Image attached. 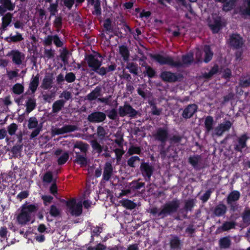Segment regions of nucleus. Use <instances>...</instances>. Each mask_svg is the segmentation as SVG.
<instances>
[{"mask_svg": "<svg viewBox=\"0 0 250 250\" xmlns=\"http://www.w3.org/2000/svg\"><path fill=\"white\" fill-rule=\"evenodd\" d=\"M150 57L160 65H168L171 67L176 68L182 67L183 64H190L193 61V55L192 53L182 55V62L179 61H174L172 57H165L160 54L151 55Z\"/></svg>", "mask_w": 250, "mask_h": 250, "instance_id": "obj_1", "label": "nucleus"}, {"mask_svg": "<svg viewBox=\"0 0 250 250\" xmlns=\"http://www.w3.org/2000/svg\"><path fill=\"white\" fill-rule=\"evenodd\" d=\"M180 201L173 199L172 201L166 203L161 209L157 207H153L150 210V213L155 217L163 219L168 215H171L177 212L180 207Z\"/></svg>", "mask_w": 250, "mask_h": 250, "instance_id": "obj_2", "label": "nucleus"}, {"mask_svg": "<svg viewBox=\"0 0 250 250\" xmlns=\"http://www.w3.org/2000/svg\"><path fill=\"white\" fill-rule=\"evenodd\" d=\"M39 206L37 204H23L21 211L17 217L18 224L23 226L30 222L31 219V213L36 212Z\"/></svg>", "mask_w": 250, "mask_h": 250, "instance_id": "obj_3", "label": "nucleus"}, {"mask_svg": "<svg viewBox=\"0 0 250 250\" xmlns=\"http://www.w3.org/2000/svg\"><path fill=\"white\" fill-rule=\"evenodd\" d=\"M85 60L89 67L98 75L104 74V67H101L102 62L93 54H89L85 56Z\"/></svg>", "mask_w": 250, "mask_h": 250, "instance_id": "obj_4", "label": "nucleus"}, {"mask_svg": "<svg viewBox=\"0 0 250 250\" xmlns=\"http://www.w3.org/2000/svg\"><path fill=\"white\" fill-rule=\"evenodd\" d=\"M160 78L164 82L173 83L181 82L184 77L181 73H174L169 71H164L160 73Z\"/></svg>", "mask_w": 250, "mask_h": 250, "instance_id": "obj_5", "label": "nucleus"}, {"mask_svg": "<svg viewBox=\"0 0 250 250\" xmlns=\"http://www.w3.org/2000/svg\"><path fill=\"white\" fill-rule=\"evenodd\" d=\"M140 170L146 182H149L152 176L154 167L149 162H143L141 163Z\"/></svg>", "mask_w": 250, "mask_h": 250, "instance_id": "obj_6", "label": "nucleus"}, {"mask_svg": "<svg viewBox=\"0 0 250 250\" xmlns=\"http://www.w3.org/2000/svg\"><path fill=\"white\" fill-rule=\"evenodd\" d=\"M7 56L10 58L12 60V62L18 66H20L21 65H23L25 55L22 52L18 50L13 49L10 51Z\"/></svg>", "mask_w": 250, "mask_h": 250, "instance_id": "obj_7", "label": "nucleus"}, {"mask_svg": "<svg viewBox=\"0 0 250 250\" xmlns=\"http://www.w3.org/2000/svg\"><path fill=\"white\" fill-rule=\"evenodd\" d=\"M118 112L121 117L128 115L129 117L134 118L138 114V111L127 103H125L124 106L119 107Z\"/></svg>", "mask_w": 250, "mask_h": 250, "instance_id": "obj_8", "label": "nucleus"}, {"mask_svg": "<svg viewBox=\"0 0 250 250\" xmlns=\"http://www.w3.org/2000/svg\"><path fill=\"white\" fill-rule=\"evenodd\" d=\"M250 137L247 133L242 134L238 137L234 144V149L236 152H242V150L247 147V142Z\"/></svg>", "mask_w": 250, "mask_h": 250, "instance_id": "obj_9", "label": "nucleus"}, {"mask_svg": "<svg viewBox=\"0 0 250 250\" xmlns=\"http://www.w3.org/2000/svg\"><path fill=\"white\" fill-rule=\"evenodd\" d=\"M153 136L156 140L164 145L169 138L168 130L167 127H159Z\"/></svg>", "mask_w": 250, "mask_h": 250, "instance_id": "obj_10", "label": "nucleus"}, {"mask_svg": "<svg viewBox=\"0 0 250 250\" xmlns=\"http://www.w3.org/2000/svg\"><path fill=\"white\" fill-rule=\"evenodd\" d=\"M106 118L105 113L101 111H94L89 114L87 119L90 123H100L104 122Z\"/></svg>", "mask_w": 250, "mask_h": 250, "instance_id": "obj_11", "label": "nucleus"}, {"mask_svg": "<svg viewBox=\"0 0 250 250\" xmlns=\"http://www.w3.org/2000/svg\"><path fill=\"white\" fill-rule=\"evenodd\" d=\"M229 44L234 49H240L243 46V39L239 34H232L229 37Z\"/></svg>", "mask_w": 250, "mask_h": 250, "instance_id": "obj_12", "label": "nucleus"}, {"mask_svg": "<svg viewBox=\"0 0 250 250\" xmlns=\"http://www.w3.org/2000/svg\"><path fill=\"white\" fill-rule=\"evenodd\" d=\"M197 109L198 106L196 104H189L184 108L182 116L185 119H190L197 112Z\"/></svg>", "mask_w": 250, "mask_h": 250, "instance_id": "obj_13", "label": "nucleus"}, {"mask_svg": "<svg viewBox=\"0 0 250 250\" xmlns=\"http://www.w3.org/2000/svg\"><path fill=\"white\" fill-rule=\"evenodd\" d=\"M0 15L1 16L7 11H13L15 8V3L12 2L11 0H0Z\"/></svg>", "mask_w": 250, "mask_h": 250, "instance_id": "obj_14", "label": "nucleus"}, {"mask_svg": "<svg viewBox=\"0 0 250 250\" xmlns=\"http://www.w3.org/2000/svg\"><path fill=\"white\" fill-rule=\"evenodd\" d=\"M13 16V14L10 12H8L3 15L1 19V25L0 27V30L1 33L7 30V27L10 25L12 22Z\"/></svg>", "mask_w": 250, "mask_h": 250, "instance_id": "obj_15", "label": "nucleus"}, {"mask_svg": "<svg viewBox=\"0 0 250 250\" xmlns=\"http://www.w3.org/2000/svg\"><path fill=\"white\" fill-rule=\"evenodd\" d=\"M232 126V123L230 121L227 120L218 125L215 128V131L218 136H221L223 133L229 131Z\"/></svg>", "mask_w": 250, "mask_h": 250, "instance_id": "obj_16", "label": "nucleus"}, {"mask_svg": "<svg viewBox=\"0 0 250 250\" xmlns=\"http://www.w3.org/2000/svg\"><path fill=\"white\" fill-rule=\"evenodd\" d=\"M113 173V167L109 162L105 164L103 174L102 181L106 182L109 180Z\"/></svg>", "mask_w": 250, "mask_h": 250, "instance_id": "obj_17", "label": "nucleus"}, {"mask_svg": "<svg viewBox=\"0 0 250 250\" xmlns=\"http://www.w3.org/2000/svg\"><path fill=\"white\" fill-rule=\"evenodd\" d=\"M209 27L213 34L218 33L223 27L221 17H218L214 19L213 23L209 24Z\"/></svg>", "mask_w": 250, "mask_h": 250, "instance_id": "obj_18", "label": "nucleus"}, {"mask_svg": "<svg viewBox=\"0 0 250 250\" xmlns=\"http://www.w3.org/2000/svg\"><path fill=\"white\" fill-rule=\"evenodd\" d=\"M24 40L21 33L18 31L16 32V34L13 35L11 34L9 36L5 38L4 40L9 43H15L21 42Z\"/></svg>", "mask_w": 250, "mask_h": 250, "instance_id": "obj_19", "label": "nucleus"}, {"mask_svg": "<svg viewBox=\"0 0 250 250\" xmlns=\"http://www.w3.org/2000/svg\"><path fill=\"white\" fill-rule=\"evenodd\" d=\"M201 155H194L188 158V162L195 169L199 170L201 168V167H199V163L201 162Z\"/></svg>", "mask_w": 250, "mask_h": 250, "instance_id": "obj_20", "label": "nucleus"}, {"mask_svg": "<svg viewBox=\"0 0 250 250\" xmlns=\"http://www.w3.org/2000/svg\"><path fill=\"white\" fill-rule=\"evenodd\" d=\"M227 210L226 206L223 203H219L214 207L213 214L216 217H221L226 213Z\"/></svg>", "mask_w": 250, "mask_h": 250, "instance_id": "obj_21", "label": "nucleus"}, {"mask_svg": "<svg viewBox=\"0 0 250 250\" xmlns=\"http://www.w3.org/2000/svg\"><path fill=\"white\" fill-rule=\"evenodd\" d=\"M53 81V78L52 75L49 74L45 75L42 80L41 87L44 90L51 88L52 86Z\"/></svg>", "mask_w": 250, "mask_h": 250, "instance_id": "obj_22", "label": "nucleus"}, {"mask_svg": "<svg viewBox=\"0 0 250 250\" xmlns=\"http://www.w3.org/2000/svg\"><path fill=\"white\" fill-rule=\"evenodd\" d=\"M102 87L101 86H96L94 89L87 94V99L90 101L96 100L98 97L102 96Z\"/></svg>", "mask_w": 250, "mask_h": 250, "instance_id": "obj_23", "label": "nucleus"}, {"mask_svg": "<svg viewBox=\"0 0 250 250\" xmlns=\"http://www.w3.org/2000/svg\"><path fill=\"white\" fill-rule=\"evenodd\" d=\"M214 119L212 116H208L206 117L204 122L205 133H209L213 129Z\"/></svg>", "mask_w": 250, "mask_h": 250, "instance_id": "obj_24", "label": "nucleus"}, {"mask_svg": "<svg viewBox=\"0 0 250 250\" xmlns=\"http://www.w3.org/2000/svg\"><path fill=\"white\" fill-rule=\"evenodd\" d=\"M218 244L220 249H229L231 244L230 236H227L221 238L218 241Z\"/></svg>", "mask_w": 250, "mask_h": 250, "instance_id": "obj_25", "label": "nucleus"}, {"mask_svg": "<svg viewBox=\"0 0 250 250\" xmlns=\"http://www.w3.org/2000/svg\"><path fill=\"white\" fill-rule=\"evenodd\" d=\"M40 76L37 74L36 76H33L29 83V88L31 91L32 94L36 91L39 84Z\"/></svg>", "mask_w": 250, "mask_h": 250, "instance_id": "obj_26", "label": "nucleus"}, {"mask_svg": "<svg viewBox=\"0 0 250 250\" xmlns=\"http://www.w3.org/2000/svg\"><path fill=\"white\" fill-rule=\"evenodd\" d=\"M204 52H205L204 62L205 63H208L212 60L213 56V52L211 50L210 46L209 45H205L204 46Z\"/></svg>", "mask_w": 250, "mask_h": 250, "instance_id": "obj_27", "label": "nucleus"}, {"mask_svg": "<svg viewBox=\"0 0 250 250\" xmlns=\"http://www.w3.org/2000/svg\"><path fill=\"white\" fill-rule=\"evenodd\" d=\"M90 145L94 153L101 154L103 151L104 146H102L97 140H92L90 141Z\"/></svg>", "mask_w": 250, "mask_h": 250, "instance_id": "obj_28", "label": "nucleus"}, {"mask_svg": "<svg viewBox=\"0 0 250 250\" xmlns=\"http://www.w3.org/2000/svg\"><path fill=\"white\" fill-rule=\"evenodd\" d=\"M119 54L121 55L125 62H128L130 53L127 47L124 45L119 46Z\"/></svg>", "mask_w": 250, "mask_h": 250, "instance_id": "obj_29", "label": "nucleus"}, {"mask_svg": "<svg viewBox=\"0 0 250 250\" xmlns=\"http://www.w3.org/2000/svg\"><path fill=\"white\" fill-rule=\"evenodd\" d=\"M240 197V193L238 190L231 191L228 196L227 198V204H231V202H236Z\"/></svg>", "mask_w": 250, "mask_h": 250, "instance_id": "obj_30", "label": "nucleus"}, {"mask_svg": "<svg viewBox=\"0 0 250 250\" xmlns=\"http://www.w3.org/2000/svg\"><path fill=\"white\" fill-rule=\"evenodd\" d=\"M169 245L171 250H178L181 249V241L179 238L177 236H173L170 239Z\"/></svg>", "mask_w": 250, "mask_h": 250, "instance_id": "obj_31", "label": "nucleus"}, {"mask_svg": "<svg viewBox=\"0 0 250 250\" xmlns=\"http://www.w3.org/2000/svg\"><path fill=\"white\" fill-rule=\"evenodd\" d=\"M65 101L63 100H58L55 101L52 105V111L56 113L59 112L63 107Z\"/></svg>", "mask_w": 250, "mask_h": 250, "instance_id": "obj_32", "label": "nucleus"}, {"mask_svg": "<svg viewBox=\"0 0 250 250\" xmlns=\"http://www.w3.org/2000/svg\"><path fill=\"white\" fill-rule=\"evenodd\" d=\"M219 71V66L215 64L211 68L208 72H205L203 74V77L206 79H210L213 75L216 74Z\"/></svg>", "mask_w": 250, "mask_h": 250, "instance_id": "obj_33", "label": "nucleus"}, {"mask_svg": "<svg viewBox=\"0 0 250 250\" xmlns=\"http://www.w3.org/2000/svg\"><path fill=\"white\" fill-rule=\"evenodd\" d=\"M36 106V100L34 99L29 98L26 102V112L30 113Z\"/></svg>", "mask_w": 250, "mask_h": 250, "instance_id": "obj_34", "label": "nucleus"}, {"mask_svg": "<svg viewBox=\"0 0 250 250\" xmlns=\"http://www.w3.org/2000/svg\"><path fill=\"white\" fill-rule=\"evenodd\" d=\"M141 159L138 156H131L127 160V165L128 167L131 168H135L138 165Z\"/></svg>", "mask_w": 250, "mask_h": 250, "instance_id": "obj_35", "label": "nucleus"}, {"mask_svg": "<svg viewBox=\"0 0 250 250\" xmlns=\"http://www.w3.org/2000/svg\"><path fill=\"white\" fill-rule=\"evenodd\" d=\"M107 134L104 127L99 125L97 128V134L99 140L101 142L106 140V135Z\"/></svg>", "mask_w": 250, "mask_h": 250, "instance_id": "obj_36", "label": "nucleus"}, {"mask_svg": "<svg viewBox=\"0 0 250 250\" xmlns=\"http://www.w3.org/2000/svg\"><path fill=\"white\" fill-rule=\"evenodd\" d=\"M236 0H228L224 3L223 10L225 12H229L235 6Z\"/></svg>", "mask_w": 250, "mask_h": 250, "instance_id": "obj_37", "label": "nucleus"}, {"mask_svg": "<svg viewBox=\"0 0 250 250\" xmlns=\"http://www.w3.org/2000/svg\"><path fill=\"white\" fill-rule=\"evenodd\" d=\"M235 226V223L231 221H226L220 228H218L217 230L221 229L223 231H228L231 229H234Z\"/></svg>", "mask_w": 250, "mask_h": 250, "instance_id": "obj_38", "label": "nucleus"}, {"mask_svg": "<svg viewBox=\"0 0 250 250\" xmlns=\"http://www.w3.org/2000/svg\"><path fill=\"white\" fill-rule=\"evenodd\" d=\"M83 211V206L82 204L80 203H77V204L70 210L71 214L72 215L75 216H80Z\"/></svg>", "mask_w": 250, "mask_h": 250, "instance_id": "obj_39", "label": "nucleus"}, {"mask_svg": "<svg viewBox=\"0 0 250 250\" xmlns=\"http://www.w3.org/2000/svg\"><path fill=\"white\" fill-rule=\"evenodd\" d=\"M121 203L124 207L128 209H133L136 207V204L133 201L127 199L123 200Z\"/></svg>", "mask_w": 250, "mask_h": 250, "instance_id": "obj_40", "label": "nucleus"}, {"mask_svg": "<svg viewBox=\"0 0 250 250\" xmlns=\"http://www.w3.org/2000/svg\"><path fill=\"white\" fill-rule=\"evenodd\" d=\"M75 162L80 165L81 167H85L87 165V159L85 157L77 154Z\"/></svg>", "mask_w": 250, "mask_h": 250, "instance_id": "obj_41", "label": "nucleus"}, {"mask_svg": "<svg viewBox=\"0 0 250 250\" xmlns=\"http://www.w3.org/2000/svg\"><path fill=\"white\" fill-rule=\"evenodd\" d=\"M53 24L54 27L56 28V31L59 32L62 26V18L61 16L56 17Z\"/></svg>", "mask_w": 250, "mask_h": 250, "instance_id": "obj_42", "label": "nucleus"}, {"mask_svg": "<svg viewBox=\"0 0 250 250\" xmlns=\"http://www.w3.org/2000/svg\"><path fill=\"white\" fill-rule=\"evenodd\" d=\"M142 153V148L140 146H131L127 152V153L129 156H132L133 154L140 155Z\"/></svg>", "mask_w": 250, "mask_h": 250, "instance_id": "obj_43", "label": "nucleus"}, {"mask_svg": "<svg viewBox=\"0 0 250 250\" xmlns=\"http://www.w3.org/2000/svg\"><path fill=\"white\" fill-rule=\"evenodd\" d=\"M126 68L128 69L131 73L134 75L138 74V67L136 63L133 62L127 63Z\"/></svg>", "mask_w": 250, "mask_h": 250, "instance_id": "obj_44", "label": "nucleus"}, {"mask_svg": "<svg viewBox=\"0 0 250 250\" xmlns=\"http://www.w3.org/2000/svg\"><path fill=\"white\" fill-rule=\"evenodd\" d=\"M195 201L193 199H188L186 200L185 202L184 208L185 210L188 212L191 211L195 206Z\"/></svg>", "mask_w": 250, "mask_h": 250, "instance_id": "obj_45", "label": "nucleus"}, {"mask_svg": "<svg viewBox=\"0 0 250 250\" xmlns=\"http://www.w3.org/2000/svg\"><path fill=\"white\" fill-rule=\"evenodd\" d=\"M12 91L15 94L20 95L24 91V86L20 83H16L12 87Z\"/></svg>", "mask_w": 250, "mask_h": 250, "instance_id": "obj_46", "label": "nucleus"}, {"mask_svg": "<svg viewBox=\"0 0 250 250\" xmlns=\"http://www.w3.org/2000/svg\"><path fill=\"white\" fill-rule=\"evenodd\" d=\"M94 11L92 12V14L97 16H100L102 14L101 1L100 0H96L95 2L93 4Z\"/></svg>", "mask_w": 250, "mask_h": 250, "instance_id": "obj_47", "label": "nucleus"}, {"mask_svg": "<svg viewBox=\"0 0 250 250\" xmlns=\"http://www.w3.org/2000/svg\"><path fill=\"white\" fill-rule=\"evenodd\" d=\"M58 1L56 0L55 3H50L48 8V10L50 13V16H55L58 12Z\"/></svg>", "mask_w": 250, "mask_h": 250, "instance_id": "obj_48", "label": "nucleus"}, {"mask_svg": "<svg viewBox=\"0 0 250 250\" xmlns=\"http://www.w3.org/2000/svg\"><path fill=\"white\" fill-rule=\"evenodd\" d=\"M105 113L107 117L112 120H115L118 117V112L117 110L115 108H112L110 110H106Z\"/></svg>", "mask_w": 250, "mask_h": 250, "instance_id": "obj_49", "label": "nucleus"}, {"mask_svg": "<svg viewBox=\"0 0 250 250\" xmlns=\"http://www.w3.org/2000/svg\"><path fill=\"white\" fill-rule=\"evenodd\" d=\"M145 184L144 182H139L138 181H133L130 183L131 188L133 190L141 189L145 187Z\"/></svg>", "mask_w": 250, "mask_h": 250, "instance_id": "obj_50", "label": "nucleus"}, {"mask_svg": "<svg viewBox=\"0 0 250 250\" xmlns=\"http://www.w3.org/2000/svg\"><path fill=\"white\" fill-rule=\"evenodd\" d=\"M145 69L146 72H144V73H146L149 78H153L155 77L156 72L153 68L147 65L145 66Z\"/></svg>", "mask_w": 250, "mask_h": 250, "instance_id": "obj_51", "label": "nucleus"}, {"mask_svg": "<svg viewBox=\"0 0 250 250\" xmlns=\"http://www.w3.org/2000/svg\"><path fill=\"white\" fill-rule=\"evenodd\" d=\"M243 222L248 225L250 224V209L245 210L242 215Z\"/></svg>", "mask_w": 250, "mask_h": 250, "instance_id": "obj_52", "label": "nucleus"}, {"mask_svg": "<svg viewBox=\"0 0 250 250\" xmlns=\"http://www.w3.org/2000/svg\"><path fill=\"white\" fill-rule=\"evenodd\" d=\"M49 213L51 216L57 217L60 215L61 212L55 205H52L50 206Z\"/></svg>", "mask_w": 250, "mask_h": 250, "instance_id": "obj_53", "label": "nucleus"}, {"mask_svg": "<svg viewBox=\"0 0 250 250\" xmlns=\"http://www.w3.org/2000/svg\"><path fill=\"white\" fill-rule=\"evenodd\" d=\"M183 139V136L179 135H173L168 138L170 144H179Z\"/></svg>", "mask_w": 250, "mask_h": 250, "instance_id": "obj_54", "label": "nucleus"}, {"mask_svg": "<svg viewBox=\"0 0 250 250\" xmlns=\"http://www.w3.org/2000/svg\"><path fill=\"white\" fill-rule=\"evenodd\" d=\"M88 145L86 143H84L83 142L77 143L74 145L75 148H78L80 150L84 153H85L88 149Z\"/></svg>", "mask_w": 250, "mask_h": 250, "instance_id": "obj_55", "label": "nucleus"}, {"mask_svg": "<svg viewBox=\"0 0 250 250\" xmlns=\"http://www.w3.org/2000/svg\"><path fill=\"white\" fill-rule=\"evenodd\" d=\"M7 132L10 136L15 134L16 132L18 130V125L15 123H12L7 126Z\"/></svg>", "mask_w": 250, "mask_h": 250, "instance_id": "obj_56", "label": "nucleus"}, {"mask_svg": "<svg viewBox=\"0 0 250 250\" xmlns=\"http://www.w3.org/2000/svg\"><path fill=\"white\" fill-rule=\"evenodd\" d=\"M38 125V122L35 117H30L28 120V127L29 129L36 128Z\"/></svg>", "mask_w": 250, "mask_h": 250, "instance_id": "obj_57", "label": "nucleus"}, {"mask_svg": "<svg viewBox=\"0 0 250 250\" xmlns=\"http://www.w3.org/2000/svg\"><path fill=\"white\" fill-rule=\"evenodd\" d=\"M69 158V154L67 152H64L58 159V164L59 165L64 164Z\"/></svg>", "mask_w": 250, "mask_h": 250, "instance_id": "obj_58", "label": "nucleus"}, {"mask_svg": "<svg viewBox=\"0 0 250 250\" xmlns=\"http://www.w3.org/2000/svg\"><path fill=\"white\" fill-rule=\"evenodd\" d=\"M102 228L98 226L94 227L91 232V239L90 242H91L94 240V236H98L100 235V234L102 232Z\"/></svg>", "mask_w": 250, "mask_h": 250, "instance_id": "obj_59", "label": "nucleus"}, {"mask_svg": "<svg viewBox=\"0 0 250 250\" xmlns=\"http://www.w3.org/2000/svg\"><path fill=\"white\" fill-rule=\"evenodd\" d=\"M42 180L44 182L50 183L53 181V175L52 172H46L43 175Z\"/></svg>", "mask_w": 250, "mask_h": 250, "instance_id": "obj_60", "label": "nucleus"}, {"mask_svg": "<svg viewBox=\"0 0 250 250\" xmlns=\"http://www.w3.org/2000/svg\"><path fill=\"white\" fill-rule=\"evenodd\" d=\"M19 69L15 70H10L7 72V75L9 80L12 81L14 78L19 76L18 73Z\"/></svg>", "mask_w": 250, "mask_h": 250, "instance_id": "obj_61", "label": "nucleus"}, {"mask_svg": "<svg viewBox=\"0 0 250 250\" xmlns=\"http://www.w3.org/2000/svg\"><path fill=\"white\" fill-rule=\"evenodd\" d=\"M53 42L57 47H62L63 45L62 41L61 40L60 38L58 35H55L53 36Z\"/></svg>", "mask_w": 250, "mask_h": 250, "instance_id": "obj_62", "label": "nucleus"}, {"mask_svg": "<svg viewBox=\"0 0 250 250\" xmlns=\"http://www.w3.org/2000/svg\"><path fill=\"white\" fill-rule=\"evenodd\" d=\"M149 104L152 106V114L154 115H160L162 112L161 109L158 108L152 102H150Z\"/></svg>", "mask_w": 250, "mask_h": 250, "instance_id": "obj_63", "label": "nucleus"}, {"mask_svg": "<svg viewBox=\"0 0 250 250\" xmlns=\"http://www.w3.org/2000/svg\"><path fill=\"white\" fill-rule=\"evenodd\" d=\"M248 7L240 11L241 15L242 16H250V0H247Z\"/></svg>", "mask_w": 250, "mask_h": 250, "instance_id": "obj_64", "label": "nucleus"}]
</instances>
